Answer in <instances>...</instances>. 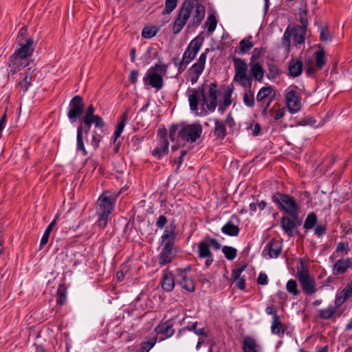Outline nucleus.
I'll list each match as a JSON object with an SVG mask.
<instances>
[{
  "label": "nucleus",
  "mask_w": 352,
  "mask_h": 352,
  "mask_svg": "<svg viewBox=\"0 0 352 352\" xmlns=\"http://www.w3.org/2000/svg\"><path fill=\"white\" fill-rule=\"evenodd\" d=\"M234 68L233 82L243 87H252L253 78L259 82L263 80L265 70L260 63H250V74H248V65L240 58L232 57Z\"/></svg>",
  "instance_id": "obj_1"
},
{
  "label": "nucleus",
  "mask_w": 352,
  "mask_h": 352,
  "mask_svg": "<svg viewBox=\"0 0 352 352\" xmlns=\"http://www.w3.org/2000/svg\"><path fill=\"white\" fill-rule=\"evenodd\" d=\"M190 109L192 111H197L199 99L201 98L202 105H206L210 112H214L217 105L219 90L216 82L209 85L208 92L206 94V87L204 85L197 89L188 88L187 89Z\"/></svg>",
  "instance_id": "obj_2"
},
{
  "label": "nucleus",
  "mask_w": 352,
  "mask_h": 352,
  "mask_svg": "<svg viewBox=\"0 0 352 352\" xmlns=\"http://www.w3.org/2000/svg\"><path fill=\"white\" fill-rule=\"evenodd\" d=\"M202 131V126L198 122L190 124L182 122L170 126L169 137L172 142L194 143L201 138Z\"/></svg>",
  "instance_id": "obj_3"
},
{
  "label": "nucleus",
  "mask_w": 352,
  "mask_h": 352,
  "mask_svg": "<svg viewBox=\"0 0 352 352\" xmlns=\"http://www.w3.org/2000/svg\"><path fill=\"white\" fill-rule=\"evenodd\" d=\"M204 39L199 36L194 38L185 50L182 60L178 58L173 59V65L177 68L178 74H182L187 65L196 57L203 45Z\"/></svg>",
  "instance_id": "obj_4"
},
{
  "label": "nucleus",
  "mask_w": 352,
  "mask_h": 352,
  "mask_svg": "<svg viewBox=\"0 0 352 352\" xmlns=\"http://www.w3.org/2000/svg\"><path fill=\"white\" fill-rule=\"evenodd\" d=\"M116 199L112 196L102 195L97 201V223L101 228H104L109 220V215L113 212Z\"/></svg>",
  "instance_id": "obj_5"
},
{
  "label": "nucleus",
  "mask_w": 352,
  "mask_h": 352,
  "mask_svg": "<svg viewBox=\"0 0 352 352\" xmlns=\"http://www.w3.org/2000/svg\"><path fill=\"white\" fill-rule=\"evenodd\" d=\"M272 201L278 206L280 211L285 212L294 219L298 217L300 207L293 197L276 192L272 195Z\"/></svg>",
  "instance_id": "obj_6"
},
{
  "label": "nucleus",
  "mask_w": 352,
  "mask_h": 352,
  "mask_svg": "<svg viewBox=\"0 0 352 352\" xmlns=\"http://www.w3.org/2000/svg\"><path fill=\"white\" fill-rule=\"evenodd\" d=\"M296 277L303 293L312 296L317 292L315 278L310 275L308 267L301 261V266L297 267Z\"/></svg>",
  "instance_id": "obj_7"
},
{
  "label": "nucleus",
  "mask_w": 352,
  "mask_h": 352,
  "mask_svg": "<svg viewBox=\"0 0 352 352\" xmlns=\"http://www.w3.org/2000/svg\"><path fill=\"white\" fill-rule=\"evenodd\" d=\"M191 267L187 265L184 268H177L175 279L182 289L188 292H193L195 289V283L191 276Z\"/></svg>",
  "instance_id": "obj_8"
},
{
  "label": "nucleus",
  "mask_w": 352,
  "mask_h": 352,
  "mask_svg": "<svg viewBox=\"0 0 352 352\" xmlns=\"http://www.w3.org/2000/svg\"><path fill=\"white\" fill-rule=\"evenodd\" d=\"M208 52L209 49H206L204 52L201 53L197 62L192 64L188 69V79L190 81L192 85L195 84L202 74L205 68Z\"/></svg>",
  "instance_id": "obj_9"
},
{
  "label": "nucleus",
  "mask_w": 352,
  "mask_h": 352,
  "mask_svg": "<svg viewBox=\"0 0 352 352\" xmlns=\"http://www.w3.org/2000/svg\"><path fill=\"white\" fill-rule=\"evenodd\" d=\"M169 142L167 139V132L164 129L157 133V146L153 150L152 155L157 160H161L168 153Z\"/></svg>",
  "instance_id": "obj_10"
},
{
  "label": "nucleus",
  "mask_w": 352,
  "mask_h": 352,
  "mask_svg": "<svg viewBox=\"0 0 352 352\" xmlns=\"http://www.w3.org/2000/svg\"><path fill=\"white\" fill-rule=\"evenodd\" d=\"M283 248V243L281 240L272 239L269 241L262 251V256L269 259L278 258Z\"/></svg>",
  "instance_id": "obj_11"
},
{
  "label": "nucleus",
  "mask_w": 352,
  "mask_h": 352,
  "mask_svg": "<svg viewBox=\"0 0 352 352\" xmlns=\"http://www.w3.org/2000/svg\"><path fill=\"white\" fill-rule=\"evenodd\" d=\"M143 82L145 85L151 86L157 91L160 90L164 86V80L160 74L154 71V69H149L143 78Z\"/></svg>",
  "instance_id": "obj_12"
},
{
  "label": "nucleus",
  "mask_w": 352,
  "mask_h": 352,
  "mask_svg": "<svg viewBox=\"0 0 352 352\" xmlns=\"http://www.w3.org/2000/svg\"><path fill=\"white\" fill-rule=\"evenodd\" d=\"M195 10L192 12V18L188 24V29H195L199 27L205 16V7L198 1H194Z\"/></svg>",
  "instance_id": "obj_13"
},
{
  "label": "nucleus",
  "mask_w": 352,
  "mask_h": 352,
  "mask_svg": "<svg viewBox=\"0 0 352 352\" xmlns=\"http://www.w3.org/2000/svg\"><path fill=\"white\" fill-rule=\"evenodd\" d=\"M286 104L289 111L294 114L301 109L300 96L295 89H292L286 94Z\"/></svg>",
  "instance_id": "obj_14"
},
{
  "label": "nucleus",
  "mask_w": 352,
  "mask_h": 352,
  "mask_svg": "<svg viewBox=\"0 0 352 352\" xmlns=\"http://www.w3.org/2000/svg\"><path fill=\"white\" fill-rule=\"evenodd\" d=\"M82 98L79 96H74L69 102V111L67 116L71 121H75L82 113Z\"/></svg>",
  "instance_id": "obj_15"
},
{
  "label": "nucleus",
  "mask_w": 352,
  "mask_h": 352,
  "mask_svg": "<svg viewBox=\"0 0 352 352\" xmlns=\"http://www.w3.org/2000/svg\"><path fill=\"white\" fill-rule=\"evenodd\" d=\"M28 65V58L21 57L14 53L9 57L8 66L10 68V74L12 75H14L18 71L25 68Z\"/></svg>",
  "instance_id": "obj_16"
},
{
  "label": "nucleus",
  "mask_w": 352,
  "mask_h": 352,
  "mask_svg": "<svg viewBox=\"0 0 352 352\" xmlns=\"http://www.w3.org/2000/svg\"><path fill=\"white\" fill-rule=\"evenodd\" d=\"M198 256L200 258H206L205 265L206 267L210 266L213 263V255L206 240H202L198 243Z\"/></svg>",
  "instance_id": "obj_17"
},
{
  "label": "nucleus",
  "mask_w": 352,
  "mask_h": 352,
  "mask_svg": "<svg viewBox=\"0 0 352 352\" xmlns=\"http://www.w3.org/2000/svg\"><path fill=\"white\" fill-rule=\"evenodd\" d=\"M19 47L14 51V54L19 55L23 58H28L31 56L34 48V40L32 38H28L21 41L19 44Z\"/></svg>",
  "instance_id": "obj_18"
},
{
  "label": "nucleus",
  "mask_w": 352,
  "mask_h": 352,
  "mask_svg": "<svg viewBox=\"0 0 352 352\" xmlns=\"http://www.w3.org/2000/svg\"><path fill=\"white\" fill-rule=\"evenodd\" d=\"M349 268H352V257L340 258L333 265V274L336 276L344 274Z\"/></svg>",
  "instance_id": "obj_19"
},
{
  "label": "nucleus",
  "mask_w": 352,
  "mask_h": 352,
  "mask_svg": "<svg viewBox=\"0 0 352 352\" xmlns=\"http://www.w3.org/2000/svg\"><path fill=\"white\" fill-rule=\"evenodd\" d=\"M173 250L174 246H170L168 243L164 245L159 255V264L161 266H164L172 261L175 255Z\"/></svg>",
  "instance_id": "obj_20"
},
{
  "label": "nucleus",
  "mask_w": 352,
  "mask_h": 352,
  "mask_svg": "<svg viewBox=\"0 0 352 352\" xmlns=\"http://www.w3.org/2000/svg\"><path fill=\"white\" fill-rule=\"evenodd\" d=\"M155 331L157 334L165 336L164 338L161 339L162 340L171 337L175 333L173 323L171 320L160 323L155 328Z\"/></svg>",
  "instance_id": "obj_21"
},
{
  "label": "nucleus",
  "mask_w": 352,
  "mask_h": 352,
  "mask_svg": "<svg viewBox=\"0 0 352 352\" xmlns=\"http://www.w3.org/2000/svg\"><path fill=\"white\" fill-rule=\"evenodd\" d=\"M303 69V63L302 61L298 59L292 58L288 62V75L293 78H296L299 76Z\"/></svg>",
  "instance_id": "obj_22"
},
{
  "label": "nucleus",
  "mask_w": 352,
  "mask_h": 352,
  "mask_svg": "<svg viewBox=\"0 0 352 352\" xmlns=\"http://www.w3.org/2000/svg\"><path fill=\"white\" fill-rule=\"evenodd\" d=\"M275 95L276 92L271 86L263 87L257 94L256 100L260 105H264L271 97H273L274 100Z\"/></svg>",
  "instance_id": "obj_23"
},
{
  "label": "nucleus",
  "mask_w": 352,
  "mask_h": 352,
  "mask_svg": "<svg viewBox=\"0 0 352 352\" xmlns=\"http://www.w3.org/2000/svg\"><path fill=\"white\" fill-rule=\"evenodd\" d=\"M352 296V280L346 284L340 294L336 296L335 304L337 307L341 306Z\"/></svg>",
  "instance_id": "obj_24"
},
{
  "label": "nucleus",
  "mask_w": 352,
  "mask_h": 352,
  "mask_svg": "<svg viewBox=\"0 0 352 352\" xmlns=\"http://www.w3.org/2000/svg\"><path fill=\"white\" fill-rule=\"evenodd\" d=\"M214 127L212 131L213 136L216 140H223L227 135L228 133L223 120L214 118Z\"/></svg>",
  "instance_id": "obj_25"
},
{
  "label": "nucleus",
  "mask_w": 352,
  "mask_h": 352,
  "mask_svg": "<svg viewBox=\"0 0 352 352\" xmlns=\"http://www.w3.org/2000/svg\"><path fill=\"white\" fill-rule=\"evenodd\" d=\"M34 71V69H31V68H28L25 72L20 74L22 80L19 82L16 85L19 86L23 89V92H26L32 85V74Z\"/></svg>",
  "instance_id": "obj_26"
},
{
  "label": "nucleus",
  "mask_w": 352,
  "mask_h": 352,
  "mask_svg": "<svg viewBox=\"0 0 352 352\" xmlns=\"http://www.w3.org/2000/svg\"><path fill=\"white\" fill-rule=\"evenodd\" d=\"M162 289L166 292H171L175 287V276L173 274L169 271L164 272L161 280Z\"/></svg>",
  "instance_id": "obj_27"
},
{
  "label": "nucleus",
  "mask_w": 352,
  "mask_h": 352,
  "mask_svg": "<svg viewBox=\"0 0 352 352\" xmlns=\"http://www.w3.org/2000/svg\"><path fill=\"white\" fill-rule=\"evenodd\" d=\"M128 116H129V112H128V109H126L121 116L120 120V121L117 125V127L113 133V142H115L117 140V139L120 136L121 133H122V131L124 129V126H125L126 122L128 119Z\"/></svg>",
  "instance_id": "obj_28"
},
{
  "label": "nucleus",
  "mask_w": 352,
  "mask_h": 352,
  "mask_svg": "<svg viewBox=\"0 0 352 352\" xmlns=\"http://www.w3.org/2000/svg\"><path fill=\"white\" fill-rule=\"evenodd\" d=\"M252 36L248 37V38H244L241 40L239 43V46L234 49L235 54H245L249 50H250L254 44L251 41Z\"/></svg>",
  "instance_id": "obj_29"
},
{
  "label": "nucleus",
  "mask_w": 352,
  "mask_h": 352,
  "mask_svg": "<svg viewBox=\"0 0 352 352\" xmlns=\"http://www.w3.org/2000/svg\"><path fill=\"white\" fill-rule=\"evenodd\" d=\"M240 228L238 226L234 225L232 221H228L222 228L221 232L230 236H236L239 235Z\"/></svg>",
  "instance_id": "obj_30"
},
{
  "label": "nucleus",
  "mask_w": 352,
  "mask_h": 352,
  "mask_svg": "<svg viewBox=\"0 0 352 352\" xmlns=\"http://www.w3.org/2000/svg\"><path fill=\"white\" fill-rule=\"evenodd\" d=\"M280 226L283 230L289 236H292L293 230L296 227L295 223L289 217L284 216L280 221Z\"/></svg>",
  "instance_id": "obj_31"
},
{
  "label": "nucleus",
  "mask_w": 352,
  "mask_h": 352,
  "mask_svg": "<svg viewBox=\"0 0 352 352\" xmlns=\"http://www.w3.org/2000/svg\"><path fill=\"white\" fill-rule=\"evenodd\" d=\"M272 333L274 334H276L280 337H282L285 333V329L280 321L279 317L277 314H274L273 316L272 324L271 326Z\"/></svg>",
  "instance_id": "obj_32"
},
{
  "label": "nucleus",
  "mask_w": 352,
  "mask_h": 352,
  "mask_svg": "<svg viewBox=\"0 0 352 352\" xmlns=\"http://www.w3.org/2000/svg\"><path fill=\"white\" fill-rule=\"evenodd\" d=\"M58 219V214H57L55 218L53 219V221L48 225L47 228L45 229L42 238L40 241V247L41 248H43L48 242L50 234L51 232L52 231L54 227L55 226L56 221Z\"/></svg>",
  "instance_id": "obj_33"
},
{
  "label": "nucleus",
  "mask_w": 352,
  "mask_h": 352,
  "mask_svg": "<svg viewBox=\"0 0 352 352\" xmlns=\"http://www.w3.org/2000/svg\"><path fill=\"white\" fill-rule=\"evenodd\" d=\"M242 349L243 352H257L255 340L250 336L245 337L243 340Z\"/></svg>",
  "instance_id": "obj_34"
},
{
  "label": "nucleus",
  "mask_w": 352,
  "mask_h": 352,
  "mask_svg": "<svg viewBox=\"0 0 352 352\" xmlns=\"http://www.w3.org/2000/svg\"><path fill=\"white\" fill-rule=\"evenodd\" d=\"M157 338L150 337L146 340L142 341L140 349L136 352H148L156 344Z\"/></svg>",
  "instance_id": "obj_35"
},
{
  "label": "nucleus",
  "mask_w": 352,
  "mask_h": 352,
  "mask_svg": "<svg viewBox=\"0 0 352 352\" xmlns=\"http://www.w3.org/2000/svg\"><path fill=\"white\" fill-rule=\"evenodd\" d=\"M337 305L335 306L329 305L325 309H320L319 311V317L323 320L330 319L337 311Z\"/></svg>",
  "instance_id": "obj_36"
},
{
  "label": "nucleus",
  "mask_w": 352,
  "mask_h": 352,
  "mask_svg": "<svg viewBox=\"0 0 352 352\" xmlns=\"http://www.w3.org/2000/svg\"><path fill=\"white\" fill-rule=\"evenodd\" d=\"M77 150L80 151L83 156L87 155L82 140V125L80 124L77 129Z\"/></svg>",
  "instance_id": "obj_37"
},
{
  "label": "nucleus",
  "mask_w": 352,
  "mask_h": 352,
  "mask_svg": "<svg viewBox=\"0 0 352 352\" xmlns=\"http://www.w3.org/2000/svg\"><path fill=\"white\" fill-rule=\"evenodd\" d=\"M246 88L248 91L244 93L243 96V103L249 107H253L255 104L254 93L252 90V87Z\"/></svg>",
  "instance_id": "obj_38"
},
{
  "label": "nucleus",
  "mask_w": 352,
  "mask_h": 352,
  "mask_svg": "<svg viewBox=\"0 0 352 352\" xmlns=\"http://www.w3.org/2000/svg\"><path fill=\"white\" fill-rule=\"evenodd\" d=\"M160 31V28L155 25L145 26L142 32V36L144 38H151L154 37Z\"/></svg>",
  "instance_id": "obj_39"
},
{
  "label": "nucleus",
  "mask_w": 352,
  "mask_h": 352,
  "mask_svg": "<svg viewBox=\"0 0 352 352\" xmlns=\"http://www.w3.org/2000/svg\"><path fill=\"white\" fill-rule=\"evenodd\" d=\"M316 67L321 69L326 64L325 54L323 50H320L314 53Z\"/></svg>",
  "instance_id": "obj_40"
},
{
  "label": "nucleus",
  "mask_w": 352,
  "mask_h": 352,
  "mask_svg": "<svg viewBox=\"0 0 352 352\" xmlns=\"http://www.w3.org/2000/svg\"><path fill=\"white\" fill-rule=\"evenodd\" d=\"M317 224V216L314 212H311L307 216L303 227L306 230L314 228Z\"/></svg>",
  "instance_id": "obj_41"
},
{
  "label": "nucleus",
  "mask_w": 352,
  "mask_h": 352,
  "mask_svg": "<svg viewBox=\"0 0 352 352\" xmlns=\"http://www.w3.org/2000/svg\"><path fill=\"white\" fill-rule=\"evenodd\" d=\"M66 301V287L64 283L59 285L57 290L56 302L60 305L65 304Z\"/></svg>",
  "instance_id": "obj_42"
},
{
  "label": "nucleus",
  "mask_w": 352,
  "mask_h": 352,
  "mask_svg": "<svg viewBox=\"0 0 352 352\" xmlns=\"http://www.w3.org/2000/svg\"><path fill=\"white\" fill-rule=\"evenodd\" d=\"M287 291L294 296L300 294V291L298 289V285L296 280L289 279L286 283Z\"/></svg>",
  "instance_id": "obj_43"
},
{
  "label": "nucleus",
  "mask_w": 352,
  "mask_h": 352,
  "mask_svg": "<svg viewBox=\"0 0 352 352\" xmlns=\"http://www.w3.org/2000/svg\"><path fill=\"white\" fill-rule=\"evenodd\" d=\"M217 21L215 16L213 14H210L208 16L207 20L205 22V25L207 28V30L209 33L213 32L217 27Z\"/></svg>",
  "instance_id": "obj_44"
},
{
  "label": "nucleus",
  "mask_w": 352,
  "mask_h": 352,
  "mask_svg": "<svg viewBox=\"0 0 352 352\" xmlns=\"http://www.w3.org/2000/svg\"><path fill=\"white\" fill-rule=\"evenodd\" d=\"M222 252L228 260H234L237 254V250L233 247L225 245L222 248Z\"/></svg>",
  "instance_id": "obj_45"
},
{
  "label": "nucleus",
  "mask_w": 352,
  "mask_h": 352,
  "mask_svg": "<svg viewBox=\"0 0 352 352\" xmlns=\"http://www.w3.org/2000/svg\"><path fill=\"white\" fill-rule=\"evenodd\" d=\"M231 93H226L223 96V101L222 104H220L218 108L219 112L223 114L226 109L231 104Z\"/></svg>",
  "instance_id": "obj_46"
},
{
  "label": "nucleus",
  "mask_w": 352,
  "mask_h": 352,
  "mask_svg": "<svg viewBox=\"0 0 352 352\" xmlns=\"http://www.w3.org/2000/svg\"><path fill=\"white\" fill-rule=\"evenodd\" d=\"M350 250L351 248L349 247V243L339 242L337 243L334 254L340 252L342 255H346Z\"/></svg>",
  "instance_id": "obj_47"
},
{
  "label": "nucleus",
  "mask_w": 352,
  "mask_h": 352,
  "mask_svg": "<svg viewBox=\"0 0 352 352\" xmlns=\"http://www.w3.org/2000/svg\"><path fill=\"white\" fill-rule=\"evenodd\" d=\"M178 0H166L163 14H170L176 8Z\"/></svg>",
  "instance_id": "obj_48"
},
{
  "label": "nucleus",
  "mask_w": 352,
  "mask_h": 352,
  "mask_svg": "<svg viewBox=\"0 0 352 352\" xmlns=\"http://www.w3.org/2000/svg\"><path fill=\"white\" fill-rule=\"evenodd\" d=\"M265 52L263 47H255L252 54L250 63H258L257 60L261 58V55Z\"/></svg>",
  "instance_id": "obj_49"
},
{
  "label": "nucleus",
  "mask_w": 352,
  "mask_h": 352,
  "mask_svg": "<svg viewBox=\"0 0 352 352\" xmlns=\"http://www.w3.org/2000/svg\"><path fill=\"white\" fill-rule=\"evenodd\" d=\"M272 101L273 97H271L270 100L264 103V105H260L263 108L261 114L263 117L267 118L272 116V109H269V107Z\"/></svg>",
  "instance_id": "obj_50"
},
{
  "label": "nucleus",
  "mask_w": 352,
  "mask_h": 352,
  "mask_svg": "<svg viewBox=\"0 0 352 352\" xmlns=\"http://www.w3.org/2000/svg\"><path fill=\"white\" fill-rule=\"evenodd\" d=\"M291 33L287 30L283 36V45L286 52H289L291 45Z\"/></svg>",
  "instance_id": "obj_51"
},
{
  "label": "nucleus",
  "mask_w": 352,
  "mask_h": 352,
  "mask_svg": "<svg viewBox=\"0 0 352 352\" xmlns=\"http://www.w3.org/2000/svg\"><path fill=\"white\" fill-rule=\"evenodd\" d=\"M299 15H300V21L305 30L307 29L308 25V19H307V10L306 9H300L299 10Z\"/></svg>",
  "instance_id": "obj_52"
},
{
  "label": "nucleus",
  "mask_w": 352,
  "mask_h": 352,
  "mask_svg": "<svg viewBox=\"0 0 352 352\" xmlns=\"http://www.w3.org/2000/svg\"><path fill=\"white\" fill-rule=\"evenodd\" d=\"M327 232V226L322 223H317L314 227V233L318 237L322 236Z\"/></svg>",
  "instance_id": "obj_53"
},
{
  "label": "nucleus",
  "mask_w": 352,
  "mask_h": 352,
  "mask_svg": "<svg viewBox=\"0 0 352 352\" xmlns=\"http://www.w3.org/2000/svg\"><path fill=\"white\" fill-rule=\"evenodd\" d=\"M176 236L171 235H162L161 240L162 244L166 245L167 243L170 245V246H174V241L175 240Z\"/></svg>",
  "instance_id": "obj_54"
},
{
  "label": "nucleus",
  "mask_w": 352,
  "mask_h": 352,
  "mask_svg": "<svg viewBox=\"0 0 352 352\" xmlns=\"http://www.w3.org/2000/svg\"><path fill=\"white\" fill-rule=\"evenodd\" d=\"M320 40L322 41H327L331 40V34L329 32L327 28L326 27H322L320 29Z\"/></svg>",
  "instance_id": "obj_55"
},
{
  "label": "nucleus",
  "mask_w": 352,
  "mask_h": 352,
  "mask_svg": "<svg viewBox=\"0 0 352 352\" xmlns=\"http://www.w3.org/2000/svg\"><path fill=\"white\" fill-rule=\"evenodd\" d=\"M96 116H89L85 114L84 118H83V123L87 127V129L85 131V133H87L91 128V125L92 123H94V120H95V118Z\"/></svg>",
  "instance_id": "obj_56"
},
{
  "label": "nucleus",
  "mask_w": 352,
  "mask_h": 352,
  "mask_svg": "<svg viewBox=\"0 0 352 352\" xmlns=\"http://www.w3.org/2000/svg\"><path fill=\"white\" fill-rule=\"evenodd\" d=\"M176 230V226L175 224L174 221L170 223L168 227H167L164 231L162 235H171V236H176L175 233Z\"/></svg>",
  "instance_id": "obj_57"
},
{
  "label": "nucleus",
  "mask_w": 352,
  "mask_h": 352,
  "mask_svg": "<svg viewBox=\"0 0 352 352\" xmlns=\"http://www.w3.org/2000/svg\"><path fill=\"white\" fill-rule=\"evenodd\" d=\"M167 223H168V219L166 218V217H165L164 215H160L156 221L155 225L158 228L162 230V229L164 228V227L167 224Z\"/></svg>",
  "instance_id": "obj_58"
},
{
  "label": "nucleus",
  "mask_w": 352,
  "mask_h": 352,
  "mask_svg": "<svg viewBox=\"0 0 352 352\" xmlns=\"http://www.w3.org/2000/svg\"><path fill=\"white\" fill-rule=\"evenodd\" d=\"M101 140H102V136L100 134L94 133L92 135L91 144L93 146L94 150H96L98 148L99 144H100Z\"/></svg>",
  "instance_id": "obj_59"
},
{
  "label": "nucleus",
  "mask_w": 352,
  "mask_h": 352,
  "mask_svg": "<svg viewBox=\"0 0 352 352\" xmlns=\"http://www.w3.org/2000/svg\"><path fill=\"white\" fill-rule=\"evenodd\" d=\"M207 241L208 242L210 247L214 248V250H218L221 248V244L217 241V239L214 238H211L210 236L206 237Z\"/></svg>",
  "instance_id": "obj_60"
},
{
  "label": "nucleus",
  "mask_w": 352,
  "mask_h": 352,
  "mask_svg": "<svg viewBox=\"0 0 352 352\" xmlns=\"http://www.w3.org/2000/svg\"><path fill=\"white\" fill-rule=\"evenodd\" d=\"M225 123V126H228L229 128L232 129L235 126V121L234 120V118L232 116L231 113H229L225 120H223Z\"/></svg>",
  "instance_id": "obj_61"
},
{
  "label": "nucleus",
  "mask_w": 352,
  "mask_h": 352,
  "mask_svg": "<svg viewBox=\"0 0 352 352\" xmlns=\"http://www.w3.org/2000/svg\"><path fill=\"white\" fill-rule=\"evenodd\" d=\"M197 322H195L190 325H188L184 328H182L181 329L179 330L177 336H180L183 333H184L187 330L192 331L195 332V331L197 328Z\"/></svg>",
  "instance_id": "obj_62"
},
{
  "label": "nucleus",
  "mask_w": 352,
  "mask_h": 352,
  "mask_svg": "<svg viewBox=\"0 0 352 352\" xmlns=\"http://www.w3.org/2000/svg\"><path fill=\"white\" fill-rule=\"evenodd\" d=\"M268 283V278L265 273L261 272L258 274V278H257V283L258 285H265Z\"/></svg>",
  "instance_id": "obj_63"
},
{
  "label": "nucleus",
  "mask_w": 352,
  "mask_h": 352,
  "mask_svg": "<svg viewBox=\"0 0 352 352\" xmlns=\"http://www.w3.org/2000/svg\"><path fill=\"white\" fill-rule=\"evenodd\" d=\"M245 266H243L241 267L235 268L232 272V277L234 280H238L240 278V276L243 271L245 270Z\"/></svg>",
  "instance_id": "obj_64"
}]
</instances>
